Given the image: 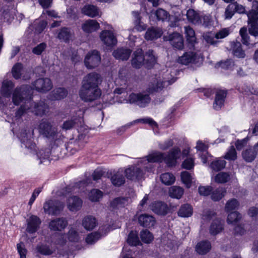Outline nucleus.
Returning a JSON list of instances; mask_svg holds the SVG:
<instances>
[{"label": "nucleus", "instance_id": "obj_19", "mask_svg": "<svg viewBox=\"0 0 258 258\" xmlns=\"http://www.w3.org/2000/svg\"><path fill=\"white\" fill-rule=\"evenodd\" d=\"M151 210L156 214L165 215L169 210L168 206L161 202H155L151 206Z\"/></svg>", "mask_w": 258, "mask_h": 258}, {"label": "nucleus", "instance_id": "obj_53", "mask_svg": "<svg viewBox=\"0 0 258 258\" xmlns=\"http://www.w3.org/2000/svg\"><path fill=\"white\" fill-rule=\"evenodd\" d=\"M239 206L238 201L235 199H232L227 202L225 205V211L229 212L231 211L236 210Z\"/></svg>", "mask_w": 258, "mask_h": 258}, {"label": "nucleus", "instance_id": "obj_11", "mask_svg": "<svg viewBox=\"0 0 258 258\" xmlns=\"http://www.w3.org/2000/svg\"><path fill=\"white\" fill-rule=\"evenodd\" d=\"M101 57L98 51L92 50L89 52L84 59L86 67L89 69H94L99 66Z\"/></svg>", "mask_w": 258, "mask_h": 258}, {"label": "nucleus", "instance_id": "obj_16", "mask_svg": "<svg viewBox=\"0 0 258 258\" xmlns=\"http://www.w3.org/2000/svg\"><path fill=\"white\" fill-rule=\"evenodd\" d=\"M15 87L14 83L11 80L7 79L4 80L2 82V87L1 89V94L7 98H10L16 88L14 90ZM13 95H12V97Z\"/></svg>", "mask_w": 258, "mask_h": 258}, {"label": "nucleus", "instance_id": "obj_46", "mask_svg": "<svg viewBox=\"0 0 258 258\" xmlns=\"http://www.w3.org/2000/svg\"><path fill=\"white\" fill-rule=\"evenodd\" d=\"M184 28L187 41L191 44H194L196 40L195 31L188 26L184 27Z\"/></svg>", "mask_w": 258, "mask_h": 258}, {"label": "nucleus", "instance_id": "obj_56", "mask_svg": "<svg viewBox=\"0 0 258 258\" xmlns=\"http://www.w3.org/2000/svg\"><path fill=\"white\" fill-rule=\"evenodd\" d=\"M140 236L142 240L144 243H149L153 240V235L147 230L141 231Z\"/></svg>", "mask_w": 258, "mask_h": 258}, {"label": "nucleus", "instance_id": "obj_3", "mask_svg": "<svg viewBox=\"0 0 258 258\" xmlns=\"http://www.w3.org/2000/svg\"><path fill=\"white\" fill-rule=\"evenodd\" d=\"M180 150L178 147L172 149L168 155L165 157V154L157 151L151 152L147 156L140 158V162L144 166V168L148 172H152L153 169V163L155 162L161 163L163 161L169 167L175 166L177 160L180 158Z\"/></svg>", "mask_w": 258, "mask_h": 258}, {"label": "nucleus", "instance_id": "obj_57", "mask_svg": "<svg viewBox=\"0 0 258 258\" xmlns=\"http://www.w3.org/2000/svg\"><path fill=\"white\" fill-rule=\"evenodd\" d=\"M230 179V175L226 172L219 173L215 177V180L217 183H224Z\"/></svg>", "mask_w": 258, "mask_h": 258}, {"label": "nucleus", "instance_id": "obj_64", "mask_svg": "<svg viewBox=\"0 0 258 258\" xmlns=\"http://www.w3.org/2000/svg\"><path fill=\"white\" fill-rule=\"evenodd\" d=\"M182 166L183 168L190 170L194 167V158L192 157H188L184 160L182 164Z\"/></svg>", "mask_w": 258, "mask_h": 258}, {"label": "nucleus", "instance_id": "obj_27", "mask_svg": "<svg viewBox=\"0 0 258 258\" xmlns=\"http://www.w3.org/2000/svg\"><path fill=\"white\" fill-rule=\"evenodd\" d=\"M99 24L94 20H88L85 22L82 26L83 30L86 33H91L98 30Z\"/></svg>", "mask_w": 258, "mask_h": 258}, {"label": "nucleus", "instance_id": "obj_8", "mask_svg": "<svg viewBox=\"0 0 258 258\" xmlns=\"http://www.w3.org/2000/svg\"><path fill=\"white\" fill-rule=\"evenodd\" d=\"M63 207V202L57 200H49L44 203L43 208L45 213L51 215H56L60 213Z\"/></svg>", "mask_w": 258, "mask_h": 258}, {"label": "nucleus", "instance_id": "obj_28", "mask_svg": "<svg viewBox=\"0 0 258 258\" xmlns=\"http://www.w3.org/2000/svg\"><path fill=\"white\" fill-rule=\"evenodd\" d=\"M82 225L85 229L92 230L97 225V221L92 216H87L82 220Z\"/></svg>", "mask_w": 258, "mask_h": 258}, {"label": "nucleus", "instance_id": "obj_25", "mask_svg": "<svg viewBox=\"0 0 258 258\" xmlns=\"http://www.w3.org/2000/svg\"><path fill=\"white\" fill-rule=\"evenodd\" d=\"M82 13L91 18L100 15L99 9L96 6L91 5L85 6L82 9Z\"/></svg>", "mask_w": 258, "mask_h": 258}, {"label": "nucleus", "instance_id": "obj_10", "mask_svg": "<svg viewBox=\"0 0 258 258\" xmlns=\"http://www.w3.org/2000/svg\"><path fill=\"white\" fill-rule=\"evenodd\" d=\"M33 131L31 129L25 130L18 135V137L21 142V147L28 150H32L35 147V144L33 142L32 138Z\"/></svg>", "mask_w": 258, "mask_h": 258}, {"label": "nucleus", "instance_id": "obj_35", "mask_svg": "<svg viewBox=\"0 0 258 258\" xmlns=\"http://www.w3.org/2000/svg\"><path fill=\"white\" fill-rule=\"evenodd\" d=\"M162 34V31L159 29L152 28L148 29L145 34V38L147 40H152L160 37Z\"/></svg>", "mask_w": 258, "mask_h": 258}, {"label": "nucleus", "instance_id": "obj_33", "mask_svg": "<svg viewBox=\"0 0 258 258\" xmlns=\"http://www.w3.org/2000/svg\"><path fill=\"white\" fill-rule=\"evenodd\" d=\"M24 101V104L20 106V107L17 110L15 113V115L14 117V122H19L21 120V117L25 115V114L30 112L27 109L29 106H27V99H24L23 101Z\"/></svg>", "mask_w": 258, "mask_h": 258}, {"label": "nucleus", "instance_id": "obj_55", "mask_svg": "<svg viewBox=\"0 0 258 258\" xmlns=\"http://www.w3.org/2000/svg\"><path fill=\"white\" fill-rule=\"evenodd\" d=\"M181 178L186 187H190L192 180L194 179L192 175L187 171H183L181 173Z\"/></svg>", "mask_w": 258, "mask_h": 258}, {"label": "nucleus", "instance_id": "obj_4", "mask_svg": "<svg viewBox=\"0 0 258 258\" xmlns=\"http://www.w3.org/2000/svg\"><path fill=\"white\" fill-rule=\"evenodd\" d=\"M101 81L100 75L96 73H90L84 77L79 91L81 98L85 102H91L99 98L101 91L98 85Z\"/></svg>", "mask_w": 258, "mask_h": 258}, {"label": "nucleus", "instance_id": "obj_52", "mask_svg": "<svg viewBox=\"0 0 258 258\" xmlns=\"http://www.w3.org/2000/svg\"><path fill=\"white\" fill-rule=\"evenodd\" d=\"M258 20H252L248 18V23L249 24V32L254 36H258Z\"/></svg>", "mask_w": 258, "mask_h": 258}, {"label": "nucleus", "instance_id": "obj_34", "mask_svg": "<svg viewBox=\"0 0 258 258\" xmlns=\"http://www.w3.org/2000/svg\"><path fill=\"white\" fill-rule=\"evenodd\" d=\"M231 47L234 55L238 58H244L245 57V52L242 50L240 42H232L231 43Z\"/></svg>", "mask_w": 258, "mask_h": 258}, {"label": "nucleus", "instance_id": "obj_30", "mask_svg": "<svg viewBox=\"0 0 258 258\" xmlns=\"http://www.w3.org/2000/svg\"><path fill=\"white\" fill-rule=\"evenodd\" d=\"M132 14L135 19L134 22V29L139 32L145 30L147 28V26L141 21L139 12L133 11Z\"/></svg>", "mask_w": 258, "mask_h": 258}, {"label": "nucleus", "instance_id": "obj_31", "mask_svg": "<svg viewBox=\"0 0 258 258\" xmlns=\"http://www.w3.org/2000/svg\"><path fill=\"white\" fill-rule=\"evenodd\" d=\"M131 52L128 49L118 48L113 51V55L116 59L126 60L129 58Z\"/></svg>", "mask_w": 258, "mask_h": 258}, {"label": "nucleus", "instance_id": "obj_9", "mask_svg": "<svg viewBox=\"0 0 258 258\" xmlns=\"http://www.w3.org/2000/svg\"><path fill=\"white\" fill-rule=\"evenodd\" d=\"M203 61L201 54L195 52H187L179 57L178 61L184 65L195 64L200 65Z\"/></svg>", "mask_w": 258, "mask_h": 258}, {"label": "nucleus", "instance_id": "obj_50", "mask_svg": "<svg viewBox=\"0 0 258 258\" xmlns=\"http://www.w3.org/2000/svg\"><path fill=\"white\" fill-rule=\"evenodd\" d=\"M111 181L113 185L118 186L124 183L125 178L121 174L117 172L111 177Z\"/></svg>", "mask_w": 258, "mask_h": 258}, {"label": "nucleus", "instance_id": "obj_29", "mask_svg": "<svg viewBox=\"0 0 258 258\" xmlns=\"http://www.w3.org/2000/svg\"><path fill=\"white\" fill-rule=\"evenodd\" d=\"M68 91L63 88H58L54 89L49 95V99L52 100H59L63 99L67 96Z\"/></svg>", "mask_w": 258, "mask_h": 258}, {"label": "nucleus", "instance_id": "obj_36", "mask_svg": "<svg viewBox=\"0 0 258 258\" xmlns=\"http://www.w3.org/2000/svg\"><path fill=\"white\" fill-rule=\"evenodd\" d=\"M90 183V180L87 179L85 180L81 181L76 183L72 187V190L68 192H73L74 193L85 192V188Z\"/></svg>", "mask_w": 258, "mask_h": 258}, {"label": "nucleus", "instance_id": "obj_42", "mask_svg": "<svg viewBox=\"0 0 258 258\" xmlns=\"http://www.w3.org/2000/svg\"><path fill=\"white\" fill-rule=\"evenodd\" d=\"M51 152L49 149H41L37 154V157L40 160L39 164L49 160Z\"/></svg>", "mask_w": 258, "mask_h": 258}, {"label": "nucleus", "instance_id": "obj_22", "mask_svg": "<svg viewBox=\"0 0 258 258\" xmlns=\"http://www.w3.org/2000/svg\"><path fill=\"white\" fill-rule=\"evenodd\" d=\"M24 72L23 65L20 63L15 64L12 69V75L15 79H19L21 77L23 80L29 79L30 78L29 74H27L26 76H23Z\"/></svg>", "mask_w": 258, "mask_h": 258}, {"label": "nucleus", "instance_id": "obj_54", "mask_svg": "<svg viewBox=\"0 0 258 258\" xmlns=\"http://www.w3.org/2000/svg\"><path fill=\"white\" fill-rule=\"evenodd\" d=\"M226 194V190L223 188H219L212 193L211 198L214 201L220 200L223 198Z\"/></svg>", "mask_w": 258, "mask_h": 258}, {"label": "nucleus", "instance_id": "obj_48", "mask_svg": "<svg viewBox=\"0 0 258 258\" xmlns=\"http://www.w3.org/2000/svg\"><path fill=\"white\" fill-rule=\"evenodd\" d=\"M184 190L182 188L179 186H172L169 191L171 197L176 199H180L183 194Z\"/></svg>", "mask_w": 258, "mask_h": 258}, {"label": "nucleus", "instance_id": "obj_61", "mask_svg": "<svg viewBox=\"0 0 258 258\" xmlns=\"http://www.w3.org/2000/svg\"><path fill=\"white\" fill-rule=\"evenodd\" d=\"M47 23L45 21H36L34 24L35 32L36 33H41L47 26Z\"/></svg>", "mask_w": 258, "mask_h": 258}, {"label": "nucleus", "instance_id": "obj_7", "mask_svg": "<svg viewBox=\"0 0 258 258\" xmlns=\"http://www.w3.org/2000/svg\"><path fill=\"white\" fill-rule=\"evenodd\" d=\"M188 21L195 25L202 24L205 27H208L210 24V18L208 16H202L200 13L194 9H188L186 14Z\"/></svg>", "mask_w": 258, "mask_h": 258}, {"label": "nucleus", "instance_id": "obj_13", "mask_svg": "<svg viewBox=\"0 0 258 258\" xmlns=\"http://www.w3.org/2000/svg\"><path fill=\"white\" fill-rule=\"evenodd\" d=\"M34 88L38 91L45 92L49 91L52 88L51 80L48 78H40L33 84Z\"/></svg>", "mask_w": 258, "mask_h": 258}, {"label": "nucleus", "instance_id": "obj_43", "mask_svg": "<svg viewBox=\"0 0 258 258\" xmlns=\"http://www.w3.org/2000/svg\"><path fill=\"white\" fill-rule=\"evenodd\" d=\"M160 180L165 185H170L174 182L175 178L172 173L167 172L160 175Z\"/></svg>", "mask_w": 258, "mask_h": 258}, {"label": "nucleus", "instance_id": "obj_6", "mask_svg": "<svg viewBox=\"0 0 258 258\" xmlns=\"http://www.w3.org/2000/svg\"><path fill=\"white\" fill-rule=\"evenodd\" d=\"M145 170L144 166L141 164L139 159L137 164L132 165L125 170V174L126 177L131 180L138 181L144 178L145 174Z\"/></svg>", "mask_w": 258, "mask_h": 258}, {"label": "nucleus", "instance_id": "obj_2", "mask_svg": "<svg viewBox=\"0 0 258 258\" xmlns=\"http://www.w3.org/2000/svg\"><path fill=\"white\" fill-rule=\"evenodd\" d=\"M31 91L32 89L27 85L17 87L13 94L14 104L18 105L26 98L27 99L26 105L29 106L27 109L30 112L41 116L45 115L48 111V105L43 101L33 102L31 100Z\"/></svg>", "mask_w": 258, "mask_h": 258}, {"label": "nucleus", "instance_id": "obj_51", "mask_svg": "<svg viewBox=\"0 0 258 258\" xmlns=\"http://www.w3.org/2000/svg\"><path fill=\"white\" fill-rule=\"evenodd\" d=\"M89 199L92 202H97L103 196V192L97 189H93L90 191L88 195Z\"/></svg>", "mask_w": 258, "mask_h": 258}, {"label": "nucleus", "instance_id": "obj_21", "mask_svg": "<svg viewBox=\"0 0 258 258\" xmlns=\"http://www.w3.org/2000/svg\"><path fill=\"white\" fill-rule=\"evenodd\" d=\"M82 200L77 196H73L68 200L67 206L68 209L72 211L79 210L82 206Z\"/></svg>", "mask_w": 258, "mask_h": 258}, {"label": "nucleus", "instance_id": "obj_40", "mask_svg": "<svg viewBox=\"0 0 258 258\" xmlns=\"http://www.w3.org/2000/svg\"><path fill=\"white\" fill-rule=\"evenodd\" d=\"M144 56L145 63L148 68L152 67L156 62V58L154 54L153 50H149Z\"/></svg>", "mask_w": 258, "mask_h": 258}, {"label": "nucleus", "instance_id": "obj_24", "mask_svg": "<svg viewBox=\"0 0 258 258\" xmlns=\"http://www.w3.org/2000/svg\"><path fill=\"white\" fill-rule=\"evenodd\" d=\"M211 249V244L207 240H203L198 242L195 247L196 251L199 254L204 255Z\"/></svg>", "mask_w": 258, "mask_h": 258}, {"label": "nucleus", "instance_id": "obj_39", "mask_svg": "<svg viewBox=\"0 0 258 258\" xmlns=\"http://www.w3.org/2000/svg\"><path fill=\"white\" fill-rule=\"evenodd\" d=\"M241 219V215L239 213L237 212H232L228 215L227 222L228 224L236 225Z\"/></svg>", "mask_w": 258, "mask_h": 258}, {"label": "nucleus", "instance_id": "obj_23", "mask_svg": "<svg viewBox=\"0 0 258 258\" xmlns=\"http://www.w3.org/2000/svg\"><path fill=\"white\" fill-rule=\"evenodd\" d=\"M139 224L145 227L150 228L155 224L156 221L154 217L148 214H143L138 218Z\"/></svg>", "mask_w": 258, "mask_h": 258}, {"label": "nucleus", "instance_id": "obj_5", "mask_svg": "<svg viewBox=\"0 0 258 258\" xmlns=\"http://www.w3.org/2000/svg\"><path fill=\"white\" fill-rule=\"evenodd\" d=\"M38 130L41 135L49 139L56 141L58 139L59 135L56 128L47 119H42Z\"/></svg>", "mask_w": 258, "mask_h": 258}, {"label": "nucleus", "instance_id": "obj_41", "mask_svg": "<svg viewBox=\"0 0 258 258\" xmlns=\"http://www.w3.org/2000/svg\"><path fill=\"white\" fill-rule=\"evenodd\" d=\"M248 19L252 20H258V1H253L252 3V8L247 14Z\"/></svg>", "mask_w": 258, "mask_h": 258}, {"label": "nucleus", "instance_id": "obj_45", "mask_svg": "<svg viewBox=\"0 0 258 258\" xmlns=\"http://www.w3.org/2000/svg\"><path fill=\"white\" fill-rule=\"evenodd\" d=\"M127 243L132 246H137L141 244V242L139 240L138 233L136 231H131L127 237Z\"/></svg>", "mask_w": 258, "mask_h": 258}, {"label": "nucleus", "instance_id": "obj_59", "mask_svg": "<svg viewBox=\"0 0 258 258\" xmlns=\"http://www.w3.org/2000/svg\"><path fill=\"white\" fill-rule=\"evenodd\" d=\"M224 159L228 160L234 161L237 158V153L235 148L231 146L224 156Z\"/></svg>", "mask_w": 258, "mask_h": 258}, {"label": "nucleus", "instance_id": "obj_63", "mask_svg": "<svg viewBox=\"0 0 258 258\" xmlns=\"http://www.w3.org/2000/svg\"><path fill=\"white\" fill-rule=\"evenodd\" d=\"M203 38L206 42L209 44H214L216 43L215 34L212 32L204 33Z\"/></svg>", "mask_w": 258, "mask_h": 258}, {"label": "nucleus", "instance_id": "obj_49", "mask_svg": "<svg viewBox=\"0 0 258 258\" xmlns=\"http://www.w3.org/2000/svg\"><path fill=\"white\" fill-rule=\"evenodd\" d=\"M256 154L253 149H248L242 152L243 159L248 162H251L255 158Z\"/></svg>", "mask_w": 258, "mask_h": 258}, {"label": "nucleus", "instance_id": "obj_44", "mask_svg": "<svg viewBox=\"0 0 258 258\" xmlns=\"http://www.w3.org/2000/svg\"><path fill=\"white\" fill-rule=\"evenodd\" d=\"M72 33L69 29L63 28L60 30L58 34V38L61 41L67 42L72 38Z\"/></svg>", "mask_w": 258, "mask_h": 258}, {"label": "nucleus", "instance_id": "obj_47", "mask_svg": "<svg viewBox=\"0 0 258 258\" xmlns=\"http://www.w3.org/2000/svg\"><path fill=\"white\" fill-rule=\"evenodd\" d=\"M226 161L222 159H217L213 161L210 164V167L215 171H218L223 169L226 165Z\"/></svg>", "mask_w": 258, "mask_h": 258}, {"label": "nucleus", "instance_id": "obj_38", "mask_svg": "<svg viewBox=\"0 0 258 258\" xmlns=\"http://www.w3.org/2000/svg\"><path fill=\"white\" fill-rule=\"evenodd\" d=\"M193 213L192 207L189 204H184L181 206L178 212V215L181 217H190Z\"/></svg>", "mask_w": 258, "mask_h": 258}, {"label": "nucleus", "instance_id": "obj_18", "mask_svg": "<svg viewBox=\"0 0 258 258\" xmlns=\"http://www.w3.org/2000/svg\"><path fill=\"white\" fill-rule=\"evenodd\" d=\"M168 40L173 47L182 49L183 47V40L182 36L178 33H173L168 36Z\"/></svg>", "mask_w": 258, "mask_h": 258}, {"label": "nucleus", "instance_id": "obj_58", "mask_svg": "<svg viewBox=\"0 0 258 258\" xmlns=\"http://www.w3.org/2000/svg\"><path fill=\"white\" fill-rule=\"evenodd\" d=\"M155 15L158 20L162 21L171 19L168 12L162 9H158L156 11Z\"/></svg>", "mask_w": 258, "mask_h": 258}, {"label": "nucleus", "instance_id": "obj_37", "mask_svg": "<svg viewBox=\"0 0 258 258\" xmlns=\"http://www.w3.org/2000/svg\"><path fill=\"white\" fill-rule=\"evenodd\" d=\"M36 250L37 253L44 255H51L54 251V250L49 245L44 243L37 244L36 247Z\"/></svg>", "mask_w": 258, "mask_h": 258}, {"label": "nucleus", "instance_id": "obj_20", "mask_svg": "<svg viewBox=\"0 0 258 258\" xmlns=\"http://www.w3.org/2000/svg\"><path fill=\"white\" fill-rule=\"evenodd\" d=\"M227 96V92L224 90H218L217 91L213 107L216 110H219L224 105L225 99Z\"/></svg>", "mask_w": 258, "mask_h": 258}, {"label": "nucleus", "instance_id": "obj_60", "mask_svg": "<svg viewBox=\"0 0 258 258\" xmlns=\"http://www.w3.org/2000/svg\"><path fill=\"white\" fill-rule=\"evenodd\" d=\"M101 235L98 232H93L89 234L86 238V241L88 244H94L96 241L101 238Z\"/></svg>", "mask_w": 258, "mask_h": 258}, {"label": "nucleus", "instance_id": "obj_15", "mask_svg": "<svg viewBox=\"0 0 258 258\" xmlns=\"http://www.w3.org/2000/svg\"><path fill=\"white\" fill-rule=\"evenodd\" d=\"M100 37L103 43L107 46H113L117 43L116 37L111 30L102 31Z\"/></svg>", "mask_w": 258, "mask_h": 258}, {"label": "nucleus", "instance_id": "obj_17", "mask_svg": "<svg viewBox=\"0 0 258 258\" xmlns=\"http://www.w3.org/2000/svg\"><path fill=\"white\" fill-rule=\"evenodd\" d=\"M41 221L40 218L34 215L31 216L27 220L26 231L30 233L36 232L39 228Z\"/></svg>", "mask_w": 258, "mask_h": 258}, {"label": "nucleus", "instance_id": "obj_32", "mask_svg": "<svg viewBox=\"0 0 258 258\" xmlns=\"http://www.w3.org/2000/svg\"><path fill=\"white\" fill-rule=\"evenodd\" d=\"M224 229L223 222L216 219L212 223L210 227V233L212 235H216L221 232Z\"/></svg>", "mask_w": 258, "mask_h": 258}, {"label": "nucleus", "instance_id": "obj_1", "mask_svg": "<svg viewBox=\"0 0 258 258\" xmlns=\"http://www.w3.org/2000/svg\"><path fill=\"white\" fill-rule=\"evenodd\" d=\"M175 81L174 78L170 80L164 77L161 79L160 77L155 78L149 84L146 92H143L140 93H132L128 97L130 103H134L141 107H145L147 106L151 101L149 96L155 92H158L164 88L168 86Z\"/></svg>", "mask_w": 258, "mask_h": 258}, {"label": "nucleus", "instance_id": "obj_14", "mask_svg": "<svg viewBox=\"0 0 258 258\" xmlns=\"http://www.w3.org/2000/svg\"><path fill=\"white\" fill-rule=\"evenodd\" d=\"M68 224V222L66 218H56L50 220L48 227L51 231H60L65 229Z\"/></svg>", "mask_w": 258, "mask_h": 258}, {"label": "nucleus", "instance_id": "obj_12", "mask_svg": "<svg viewBox=\"0 0 258 258\" xmlns=\"http://www.w3.org/2000/svg\"><path fill=\"white\" fill-rule=\"evenodd\" d=\"M67 237L69 241L73 242H78L81 238L77 231L74 228H71L69 230L67 235L65 234H61L59 235L56 241V244L60 245H64L67 241L66 239Z\"/></svg>", "mask_w": 258, "mask_h": 258}, {"label": "nucleus", "instance_id": "obj_26", "mask_svg": "<svg viewBox=\"0 0 258 258\" xmlns=\"http://www.w3.org/2000/svg\"><path fill=\"white\" fill-rule=\"evenodd\" d=\"M145 62L144 56L143 55L142 50L138 49L134 53V57L132 60V66L136 68H139Z\"/></svg>", "mask_w": 258, "mask_h": 258}, {"label": "nucleus", "instance_id": "obj_62", "mask_svg": "<svg viewBox=\"0 0 258 258\" xmlns=\"http://www.w3.org/2000/svg\"><path fill=\"white\" fill-rule=\"evenodd\" d=\"M239 33L241 37L242 43L247 46L249 45L250 44L249 42V37L247 33V29L245 27L241 28L240 30Z\"/></svg>", "mask_w": 258, "mask_h": 258}]
</instances>
